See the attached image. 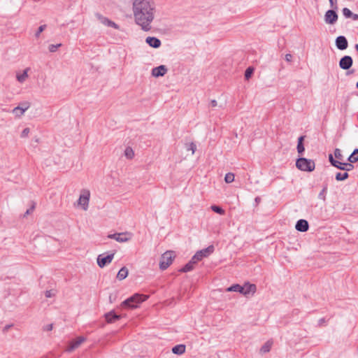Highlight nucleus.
<instances>
[{
  "instance_id": "e433bc0d",
  "label": "nucleus",
  "mask_w": 358,
  "mask_h": 358,
  "mask_svg": "<svg viewBox=\"0 0 358 358\" xmlns=\"http://www.w3.org/2000/svg\"><path fill=\"white\" fill-rule=\"evenodd\" d=\"M61 46H62V43H58L56 45L52 44V45H49L48 49L50 52H55L57 50V48Z\"/></svg>"
},
{
  "instance_id": "dca6fc26",
  "label": "nucleus",
  "mask_w": 358,
  "mask_h": 358,
  "mask_svg": "<svg viewBox=\"0 0 358 358\" xmlns=\"http://www.w3.org/2000/svg\"><path fill=\"white\" fill-rule=\"evenodd\" d=\"M295 228L298 231L306 232L309 229L308 222L306 220L301 219L296 222Z\"/></svg>"
},
{
  "instance_id": "72a5a7b5",
  "label": "nucleus",
  "mask_w": 358,
  "mask_h": 358,
  "mask_svg": "<svg viewBox=\"0 0 358 358\" xmlns=\"http://www.w3.org/2000/svg\"><path fill=\"white\" fill-rule=\"evenodd\" d=\"M224 180L227 183H231L234 180V175L231 173H228L225 175Z\"/></svg>"
},
{
  "instance_id": "2eb2a0df",
  "label": "nucleus",
  "mask_w": 358,
  "mask_h": 358,
  "mask_svg": "<svg viewBox=\"0 0 358 358\" xmlns=\"http://www.w3.org/2000/svg\"><path fill=\"white\" fill-rule=\"evenodd\" d=\"M168 71V69L164 65H160L152 69V76L156 78L164 76Z\"/></svg>"
},
{
  "instance_id": "4d7b16f0",
  "label": "nucleus",
  "mask_w": 358,
  "mask_h": 358,
  "mask_svg": "<svg viewBox=\"0 0 358 358\" xmlns=\"http://www.w3.org/2000/svg\"><path fill=\"white\" fill-rule=\"evenodd\" d=\"M352 72H353V71H350V73H352ZM349 73H350V72H348L347 74H349Z\"/></svg>"
},
{
  "instance_id": "f03ea898",
  "label": "nucleus",
  "mask_w": 358,
  "mask_h": 358,
  "mask_svg": "<svg viewBox=\"0 0 358 358\" xmlns=\"http://www.w3.org/2000/svg\"><path fill=\"white\" fill-rule=\"evenodd\" d=\"M148 298L147 295L136 293L122 301L120 306L124 308L134 309L137 308L141 303L147 300Z\"/></svg>"
},
{
  "instance_id": "f8f14e48",
  "label": "nucleus",
  "mask_w": 358,
  "mask_h": 358,
  "mask_svg": "<svg viewBox=\"0 0 358 358\" xmlns=\"http://www.w3.org/2000/svg\"><path fill=\"white\" fill-rule=\"evenodd\" d=\"M335 45L339 50H345L348 48V41L345 36H339L335 40Z\"/></svg>"
},
{
  "instance_id": "5701e85b",
  "label": "nucleus",
  "mask_w": 358,
  "mask_h": 358,
  "mask_svg": "<svg viewBox=\"0 0 358 358\" xmlns=\"http://www.w3.org/2000/svg\"><path fill=\"white\" fill-rule=\"evenodd\" d=\"M128 275V269L127 267L123 266L120 268V270L118 271L117 275V278L120 280H122L125 279Z\"/></svg>"
},
{
  "instance_id": "4468645a",
  "label": "nucleus",
  "mask_w": 358,
  "mask_h": 358,
  "mask_svg": "<svg viewBox=\"0 0 358 358\" xmlns=\"http://www.w3.org/2000/svg\"><path fill=\"white\" fill-rule=\"evenodd\" d=\"M85 341L86 338L84 336H79L76 338V339L71 341L67 350L69 352L74 350L75 349L78 348Z\"/></svg>"
},
{
  "instance_id": "f3484780",
  "label": "nucleus",
  "mask_w": 358,
  "mask_h": 358,
  "mask_svg": "<svg viewBox=\"0 0 358 358\" xmlns=\"http://www.w3.org/2000/svg\"><path fill=\"white\" fill-rule=\"evenodd\" d=\"M145 42L150 47L154 48H158L162 45L161 41L159 38L154 37V36H148L145 38Z\"/></svg>"
},
{
  "instance_id": "20e7f679",
  "label": "nucleus",
  "mask_w": 358,
  "mask_h": 358,
  "mask_svg": "<svg viewBox=\"0 0 358 358\" xmlns=\"http://www.w3.org/2000/svg\"><path fill=\"white\" fill-rule=\"evenodd\" d=\"M296 166L301 171L311 172L315 168V162L305 157H300L296 162Z\"/></svg>"
},
{
  "instance_id": "f704fd0d",
  "label": "nucleus",
  "mask_w": 358,
  "mask_h": 358,
  "mask_svg": "<svg viewBox=\"0 0 358 358\" xmlns=\"http://www.w3.org/2000/svg\"><path fill=\"white\" fill-rule=\"evenodd\" d=\"M254 69L252 67H248L245 71V78L248 80L252 75Z\"/></svg>"
},
{
  "instance_id": "a878e982",
  "label": "nucleus",
  "mask_w": 358,
  "mask_h": 358,
  "mask_svg": "<svg viewBox=\"0 0 358 358\" xmlns=\"http://www.w3.org/2000/svg\"><path fill=\"white\" fill-rule=\"evenodd\" d=\"M348 178H349V174L347 172H344V173L338 172L336 174V176H335V179L337 181H343V180H346Z\"/></svg>"
},
{
  "instance_id": "c756f323",
  "label": "nucleus",
  "mask_w": 358,
  "mask_h": 358,
  "mask_svg": "<svg viewBox=\"0 0 358 358\" xmlns=\"http://www.w3.org/2000/svg\"><path fill=\"white\" fill-rule=\"evenodd\" d=\"M124 155L128 159H132L134 157V152L131 148L127 147L124 150Z\"/></svg>"
},
{
  "instance_id": "0eeeda50",
  "label": "nucleus",
  "mask_w": 358,
  "mask_h": 358,
  "mask_svg": "<svg viewBox=\"0 0 358 358\" xmlns=\"http://www.w3.org/2000/svg\"><path fill=\"white\" fill-rule=\"evenodd\" d=\"M114 255V252L108 254L106 255L105 254L99 255L97 257V264L99 265V267L103 268L104 266H106L107 264H110L112 262Z\"/></svg>"
},
{
  "instance_id": "9d476101",
  "label": "nucleus",
  "mask_w": 358,
  "mask_h": 358,
  "mask_svg": "<svg viewBox=\"0 0 358 358\" xmlns=\"http://www.w3.org/2000/svg\"><path fill=\"white\" fill-rule=\"evenodd\" d=\"M108 238L115 239L117 242L124 243L131 239V234L127 232L124 233H116L113 234H109L108 236Z\"/></svg>"
},
{
  "instance_id": "9b49d317",
  "label": "nucleus",
  "mask_w": 358,
  "mask_h": 358,
  "mask_svg": "<svg viewBox=\"0 0 358 358\" xmlns=\"http://www.w3.org/2000/svg\"><path fill=\"white\" fill-rule=\"evenodd\" d=\"M336 9L328 10L324 15V21L327 24H334L338 20V15L336 12Z\"/></svg>"
},
{
  "instance_id": "393cba45",
  "label": "nucleus",
  "mask_w": 358,
  "mask_h": 358,
  "mask_svg": "<svg viewBox=\"0 0 358 358\" xmlns=\"http://www.w3.org/2000/svg\"><path fill=\"white\" fill-rule=\"evenodd\" d=\"M272 341H266L261 348L260 352L262 353H266L268 352L271 350V345H272Z\"/></svg>"
},
{
  "instance_id": "a211bd4d",
  "label": "nucleus",
  "mask_w": 358,
  "mask_h": 358,
  "mask_svg": "<svg viewBox=\"0 0 358 358\" xmlns=\"http://www.w3.org/2000/svg\"><path fill=\"white\" fill-rule=\"evenodd\" d=\"M120 317V315H117L114 311H110L105 314V318L108 323H113Z\"/></svg>"
},
{
  "instance_id": "aec40b11",
  "label": "nucleus",
  "mask_w": 358,
  "mask_h": 358,
  "mask_svg": "<svg viewBox=\"0 0 358 358\" xmlns=\"http://www.w3.org/2000/svg\"><path fill=\"white\" fill-rule=\"evenodd\" d=\"M353 163H351L349 162V163L345 162H340V164L338 166V169L345 171V172L348 173V171H352L354 169Z\"/></svg>"
},
{
  "instance_id": "864d4df0",
  "label": "nucleus",
  "mask_w": 358,
  "mask_h": 358,
  "mask_svg": "<svg viewBox=\"0 0 358 358\" xmlns=\"http://www.w3.org/2000/svg\"><path fill=\"white\" fill-rule=\"evenodd\" d=\"M11 327V325H6L4 329H3V331H7L10 327Z\"/></svg>"
},
{
  "instance_id": "c85d7f7f",
  "label": "nucleus",
  "mask_w": 358,
  "mask_h": 358,
  "mask_svg": "<svg viewBox=\"0 0 358 358\" xmlns=\"http://www.w3.org/2000/svg\"><path fill=\"white\" fill-rule=\"evenodd\" d=\"M210 208L213 211L220 215H224L225 213L224 210L219 206L213 205Z\"/></svg>"
},
{
  "instance_id": "79ce46f5",
  "label": "nucleus",
  "mask_w": 358,
  "mask_h": 358,
  "mask_svg": "<svg viewBox=\"0 0 358 358\" xmlns=\"http://www.w3.org/2000/svg\"><path fill=\"white\" fill-rule=\"evenodd\" d=\"M331 8L338 9L337 0H329Z\"/></svg>"
},
{
  "instance_id": "473e14b6",
  "label": "nucleus",
  "mask_w": 358,
  "mask_h": 358,
  "mask_svg": "<svg viewBox=\"0 0 358 358\" xmlns=\"http://www.w3.org/2000/svg\"><path fill=\"white\" fill-rule=\"evenodd\" d=\"M334 156L338 161L343 159V155H342L341 150L339 148H336L334 150Z\"/></svg>"
},
{
  "instance_id": "6e6552de",
  "label": "nucleus",
  "mask_w": 358,
  "mask_h": 358,
  "mask_svg": "<svg viewBox=\"0 0 358 358\" xmlns=\"http://www.w3.org/2000/svg\"><path fill=\"white\" fill-rule=\"evenodd\" d=\"M90 192L87 189H83L78 199V204L80 205L83 210H86L88 208Z\"/></svg>"
},
{
  "instance_id": "603ef678",
  "label": "nucleus",
  "mask_w": 358,
  "mask_h": 358,
  "mask_svg": "<svg viewBox=\"0 0 358 358\" xmlns=\"http://www.w3.org/2000/svg\"><path fill=\"white\" fill-rule=\"evenodd\" d=\"M113 299H115V297L113 298V296L110 294V296H109L110 302L113 303Z\"/></svg>"
},
{
  "instance_id": "39448f33",
  "label": "nucleus",
  "mask_w": 358,
  "mask_h": 358,
  "mask_svg": "<svg viewBox=\"0 0 358 358\" xmlns=\"http://www.w3.org/2000/svg\"><path fill=\"white\" fill-rule=\"evenodd\" d=\"M175 258V255L173 251H166L165 252L161 257V260L159 262V268L161 270H166L173 262V259Z\"/></svg>"
},
{
  "instance_id": "a18cd8bd",
  "label": "nucleus",
  "mask_w": 358,
  "mask_h": 358,
  "mask_svg": "<svg viewBox=\"0 0 358 358\" xmlns=\"http://www.w3.org/2000/svg\"><path fill=\"white\" fill-rule=\"evenodd\" d=\"M292 59V55L291 54H286L285 55V60L287 62H291Z\"/></svg>"
},
{
  "instance_id": "7c9ffc66",
  "label": "nucleus",
  "mask_w": 358,
  "mask_h": 358,
  "mask_svg": "<svg viewBox=\"0 0 358 358\" xmlns=\"http://www.w3.org/2000/svg\"><path fill=\"white\" fill-rule=\"evenodd\" d=\"M327 185H325L322 189L321 190V192L319 193L318 194V198L320 199H322L323 201H325L326 200V192H327Z\"/></svg>"
},
{
  "instance_id": "4be33fe9",
  "label": "nucleus",
  "mask_w": 358,
  "mask_h": 358,
  "mask_svg": "<svg viewBox=\"0 0 358 358\" xmlns=\"http://www.w3.org/2000/svg\"><path fill=\"white\" fill-rule=\"evenodd\" d=\"M186 346L183 344L176 345L172 348V352L176 355H181L185 353Z\"/></svg>"
},
{
  "instance_id": "2f4dec72",
  "label": "nucleus",
  "mask_w": 358,
  "mask_h": 358,
  "mask_svg": "<svg viewBox=\"0 0 358 358\" xmlns=\"http://www.w3.org/2000/svg\"><path fill=\"white\" fill-rule=\"evenodd\" d=\"M19 106H21L22 112L20 113V115H22L29 108L30 103L29 102L21 103Z\"/></svg>"
},
{
  "instance_id": "7ed1b4c3",
  "label": "nucleus",
  "mask_w": 358,
  "mask_h": 358,
  "mask_svg": "<svg viewBox=\"0 0 358 358\" xmlns=\"http://www.w3.org/2000/svg\"><path fill=\"white\" fill-rule=\"evenodd\" d=\"M256 285L250 282H245L243 285L235 284L227 289V292H236L243 294L244 296H248L249 294L253 295L256 292Z\"/></svg>"
},
{
  "instance_id": "412c9836",
  "label": "nucleus",
  "mask_w": 358,
  "mask_h": 358,
  "mask_svg": "<svg viewBox=\"0 0 358 358\" xmlns=\"http://www.w3.org/2000/svg\"><path fill=\"white\" fill-rule=\"evenodd\" d=\"M196 264V262L194 260H192V258L190 259V261L187 263L182 268H181L179 271L182 273H187L189 272L194 268V265Z\"/></svg>"
},
{
  "instance_id": "cd10ccee",
  "label": "nucleus",
  "mask_w": 358,
  "mask_h": 358,
  "mask_svg": "<svg viewBox=\"0 0 358 358\" xmlns=\"http://www.w3.org/2000/svg\"><path fill=\"white\" fill-rule=\"evenodd\" d=\"M328 158L331 165L337 169L341 162L335 159L332 154H329Z\"/></svg>"
},
{
  "instance_id": "4c0bfd02",
  "label": "nucleus",
  "mask_w": 358,
  "mask_h": 358,
  "mask_svg": "<svg viewBox=\"0 0 358 358\" xmlns=\"http://www.w3.org/2000/svg\"><path fill=\"white\" fill-rule=\"evenodd\" d=\"M46 28V24H43V25H41L38 28V30L36 32L35 34V36L36 38H38L41 33L43 32Z\"/></svg>"
},
{
  "instance_id": "c03bdc74",
  "label": "nucleus",
  "mask_w": 358,
  "mask_h": 358,
  "mask_svg": "<svg viewBox=\"0 0 358 358\" xmlns=\"http://www.w3.org/2000/svg\"><path fill=\"white\" fill-rule=\"evenodd\" d=\"M35 208V204L34 203L30 208L27 209V211L25 212L24 215V217L29 215L30 213H31L34 210V209Z\"/></svg>"
},
{
  "instance_id": "8fccbe9b",
  "label": "nucleus",
  "mask_w": 358,
  "mask_h": 358,
  "mask_svg": "<svg viewBox=\"0 0 358 358\" xmlns=\"http://www.w3.org/2000/svg\"><path fill=\"white\" fill-rule=\"evenodd\" d=\"M52 329V324L47 325L45 327V330H47V331H51Z\"/></svg>"
},
{
  "instance_id": "ea45409f",
  "label": "nucleus",
  "mask_w": 358,
  "mask_h": 358,
  "mask_svg": "<svg viewBox=\"0 0 358 358\" xmlns=\"http://www.w3.org/2000/svg\"><path fill=\"white\" fill-rule=\"evenodd\" d=\"M196 150V145L194 143L192 142L189 144L187 150H192V154L195 152Z\"/></svg>"
},
{
  "instance_id": "3c124183",
  "label": "nucleus",
  "mask_w": 358,
  "mask_h": 358,
  "mask_svg": "<svg viewBox=\"0 0 358 358\" xmlns=\"http://www.w3.org/2000/svg\"><path fill=\"white\" fill-rule=\"evenodd\" d=\"M113 299H115V297L113 298V296L110 294V296H109L110 302L113 303Z\"/></svg>"
},
{
  "instance_id": "a19ab883",
  "label": "nucleus",
  "mask_w": 358,
  "mask_h": 358,
  "mask_svg": "<svg viewBox=\"0 0 358 358\" xmlns=\"http://www.w3.org/2000/svg\"><path fill=\"white\" fill-rule=\"evenodd\" d=\"M55 294V292L52 289L47 290L45 292V296L47 298H50V297L53 296Z\"/></svg>"
},
{
  "instance_id": "37998d69",
  "label": "nucleus",
  "mask_w": 358,
  "mask_h": 358,
  "mask_svg": "<svg viewBox=\"0 0 358 358\" xmlns=\"http://www.w3.org/2000/svg\"><path fill=\"white\" fill-rule=\"evenodd\" d=\"M29 131H30V130H29V128H25V129H24L22 130V133H21V135H20V136H21V137H22V138H25V137H27V136L29 135Z\"/></svg>"
},
{
  "instance_id": "ddd939ff",
  "label": "nucleus",
  "mask_w": 358,
  "mask_h": 358,
  "mask_svg": "<svg viewBox=\"0 0 358 358\" xmlns=\"http://www.w3.org/2000/svg\"><path fill=\"white\" fill-rule=\"evenodd\" d=\"M96 17H97V19L99 20V22L101 24H103L107 27H113L116 29H119V26L115 22L111 21L110 20L101 15V14L96 13Z\"/></svg>"
},
{
  "instance_id": "de8ad7c7",
  "label": "nucleus",
  "mask_w": 358,
  "mask_h": 358,
  "mask_svg": "<svg viewBox=\"0 0 358 358\" xmlns=\"http://www.w3.org/2000/svg\"><path fill=\"white\" fill-rule=\"evenodd\" d=\"M353 20H358V14H355L352 13L351 17Z\"/></svg>"
},
{
  "instance_id": "1a4fd4ad",
  "label": "nucleus",
  "mask_w": 358,
  "mask_h": 358,
  "mask_svg": "<svg viewBox=\"0 0 358 358\" xmlns=\"http://www.w3.org/2000/svg\"><path fill=\"white\" fill-rule=\"evenodd\" d=\"M353 64V59L351 56L345 55L339 60V67L345 71L349 70Z\"/></svg>"
},
{
  "instance_id": "f257e3e1",
  "label": "nucleus",
  "mask_w": 358,
  "mask_h": 358,
  "mask_svg": "<svg viewBox=\"0 0 358 358\" xmlns=\"http://www.w3.org/2000/svg\"><path fill=\"white\" fill-rule=\"evenodd\" d=\"M132 10L136 24L144 31L152 29L151 24L155 19L156 6L153 0H134Z\"/></svg>"
},
{
  "instance_id": "c9c22d12",
  "label": "nucleus",
  "mask_w": 358,
  "mask_h": 358,
  "mask_svg": "<svg viewBox=\"0 0 358 358\" xmlns=\"http://www.w3.org/2000/svg\"><path fill=\"white\" fill-rule=\"evenodd\" d=\"M342 13L346 18H350L352 15V12L348 8H343Z\"/></svg>"
},
{
  "instance_id": "bb28decb",
  "label": "nucleus",
  "mask_w": 358,
  "mask_h": 358,
  "mask_svg": "<svg viewBox=\"0 0 358 358\" xmlns=\"http://www.w3.org/2000/svg\"><path fill=\"white\" fill-rule=\"evenodd\" d=\"M27 71H28V69H25L22 73L21 74H17V80L22 83L25 81V80L27 79V78L28 77V74H27Z\"/></svg>"
},
{
  "instance_id": "58836bf2",
  "label": "nucleus",
  "mask_w": 358,
  "mask_h": 358,
  "mask_svg": "<svg viewBox=\"0 0 358 358\" xmlns=\"http://www.w3.org/2000/svg\"><path fill=\"white\" fill-rule=\"evenodd\" d=\"M22 112L21 106H18L13 108V113L17 117H20V113Z\"/></svg>"
},
{
  "instance_id": "09e8293b",
  "label": "nucleus",
  "mask_w": 358,
  "mask_h": 358,
  "mask_svg": "<svg viewBox=\"0 0 358 358\" xmlns=\"http://www.w3.org/2000/svg\"><path fill=\"white\" fill-rule=\"evenodd\" d=\"M210 105L212 107H215L217 105V101L213 99L210 101Z\"/></svg>"
},
{
  "instance_id": "6ab92c4d",
  "label": "nucleus",
  "mask_w": 358,
  "mask_h": 358,
  "mask_svg": "<svg viewBox=\"0 0 358 358\" xmlns=\"http://www.w3.org/2000/svg\"><path fill=\"white\" fill-rule=\"evenodd\" d=\"M305 136H301L298 138L296 149L299 155H302L305 150L303 145V141L305 139Z\"/></svg>"
},
{
  "instance_id": "6e6d98bb",
  "label": "nucleus",
  "mask_w": 358,
  "mask_h": 358,
  "mask_svg": "<svg viewBox=\"0 0 358 358\" xmlns=\"http://www.w3.org/2000/svg\"><path fill=\"white\" fill-rule=\"evenodd\" d=\"M356 87H357V88L358 89V82H357V84H356Z\"/></svg>"
},
{
  "instance_id": "49530a36",
  "label": "nucleus",
  "mask_w": 358,
  "mask_h": 358,
  "mask_svg": "<svg viewBox=\"0 0 358 358\" xmlns=\"http://www.w3.org/2000/svg\"><path fill=\"white\" fill-rule=\"evenodd\" d=\"M326 322V320L324 317H322L318 320V326H322L323 324Z\"/></svg>"
},
{
  "instance_id": "423d86ee",
  "label": "nucleus",
  "mask_w": 358,
  "mask_h": 358,
  "mask_svg": "<svg viewBox=\"0 0 358 358\" xmlns=\"http://www.w3.org/2000/svg\"><path fill=\"white\" fill-rule=\"evenodd\" d=\"M214 246L211 245L207 247L206 248L199 250L192 257V260L195 261L197 263L199 261H201L203 257H208L210 254H212L214 252Z\"/></svg>"
},
{
  "instance_id": "5fc2aeb1",
  "label": "nucleus",
  "mask_w": 358,
  "mask_h": 358,
  "mask_svg": "<svg viewBox=\"0 0 358 358\" xmlns=\"http://www.w3.org/2000/svg\"><path fill=\"white\" fill-rule=\"evenodd\" d=\"M260 200H261V199H260V198H259V197H258V196H257V197H256V198H255V202H256L257 203H258L260 201Z\"/></svg>"
},
{
  "instance_id": "b1692460",
  "label": "nucleus",
  "mask_w": 358,
  "mask_h": 358,
  "mask_svg": "<svg viewBox=\"0 0 358 358\" xmlns=\"http://www.w3.org/2000/svg\"><path fill=\"white\" fill-rule=\"evenodd\" d=\"M348 161L351 163H355L358 161V148L354 150L352 154L348 157Z\"/></svg>"
}]
</instances>
